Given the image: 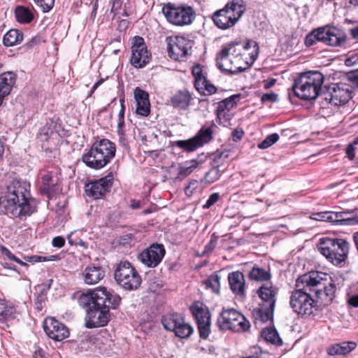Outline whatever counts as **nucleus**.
<instances>
[{"label": "nucleus", "mask_w": 358, "mask_h": 358, "mask_svg": "<svg viewBox=\"0 0 358 358\" xmlns=\"http://www.w3.org/2000/svg\"><path fill=\"white\" fill-rule=\"evenodd\" d=\"M78 301L86 311L85 327L93 329L107 325L110 317V309L117 308L121 298L105 287H98L82 292Z\"/></svg>", "instance_id": "1"}, {"label": "nucleus", "mask_w": 358, "mask_h": 358, "mask_svg": "<svg viewBox=\"0 0 358 358\" xmlns=\"http://www.w3.org/2000/svg\"><path fill=\"white\" fill-rule=\"evenodd\" d=\"M4 199L6 207L15 217L22 219L36 211V206L34 201L30 199L27 184L21 180L13 179L9 183Z\"/></svg>", "instance_id": "2"}, {"label": "nucleus", "mask_w": 358, "mask_h": 358, "mask_svg": "<svg viewBox=\"0 0 358 358\" xmlns=\"http://www.w3.org/2000/svg\"><path fill=\"white\" fill-rule=\"evenodd\" d=\"M329 278L328 282L327 274L311 271L300 276L299 283H305L306 289H311L317 299L322 303L328 304L333 301L336 292L334 280L331 277Z\"/></svg>", "instance_id": "3"}, {"label": "nucleus", "mask_w": 358, "mask_h": 358, "mask_svg": "<svg viewBox=\"0 0 358 358\" xmlns=\"http://www.w3.org/2000/svg\"><path fill=\"white\" fill-rule=\"evenodd\" d=\"M115 152V143L103 138L94 143L90 150L83 155L82 160L88 167L100 169L111 161Z\"/></svg>", "instance_id": "4"}, {"label": "nucleus", "mask_w": 358, "mask_h": 358, "mask_svg": "<svg viewBox=\"0 0 358 358\" xmlns=\"http://www.w3.org/2000/svg\"><path fill=\"white\" fill-rule=\"evenodd\" d=\"M317 249L329 262L341 267L348 258L350 243L344 238L324 237L320 239Z\"/></svg>", "instance_id": "5"}, {"label": "nucleus", "mask_w": 358, "mask_h": 358, "mask_svg": "<svg viewBox=\"0 0 358 358\" xmlns=\"http://www.w3.org/2000/svg\"><path fill=\"white\" fill-rule=\"evenodd\" d=\"M324 76L319 71L303 73L294 80L292 90L294 94L303 100H313L320 94Z\"/></svg>", "instance_id": "6"}, {"label": "nucleus", "mask_w": 358, "mask_h": 358, "mask_svg": "<svg viewBox=\"0 0 358 358\" xmlns=\"http://www.w3.org/2000/svg\"><path fill=\"white\" fill-rule=\"evenodd\" d=\"M256 293L264 303L259 304L252 311L255 323H264L272 320L278 288L272 284H264L257 289Z\"/></svg>", "instance_id": "7"}, {"label": "nucleus", "mask_w": 358, "mask_h": 358, "mask_svg": "<svg viewBox=\"0 0 358 358\" xmlns=\"http://www.w3.org/2000/svg\"><path fill=\"white\" fill-rule=\"evenodd\" d=\"M243 0H232L224 8L215 11L211 15L214 24L220 29L233 27L244 13Z\"/></svg>", "instance_id": "8"}, {"label": "nucleus", "mask_w": 358, "mask_h": 358, "mask_svg": "<svg viewBox=\"0 0 358 358\" xmlns=\"http://www.w3.org/2000/svg\"><path fill=\"white\" fill-rule=\"evenodd\" d=\"M299 278L296 280V289L292 292L289 304L293 310L299 315H311L313 313L315 300L313 299V291L306 289L305 283H299Z\"/></svg>", "instance_id": "9"}, {"label": "nucleus", "mask_w": 358, "mask_h": 358, "mask_svg": "<svg viewBox=\"0 0 358 358\" xmlns=\"http://www.w3.org/2000/svg\"><path fill=\"white\" fill-rule=\"evenodd\" d=\"M114 278L122 288L132 291L141 285L142 279L136 269L128 262H120L114 271Z\"/></svg>", "instance_id": "10"}, {"label": "nucleus", "mask_w": 358, "mask_h": 358, "mask_svg": "<svg viewBox=\"0 0 358 358\" xmlns=\"http://www.w3.org/2000/svg\"><path fill=\"white\" fill-rule=\"evenodd\" d=\"M162 11L167 21L176 26L189 25L195 18L193 8L188 5L169 3L162 7Z\"/></svg>", "instance_id": "11"}, {"label": "nucleus", "mask_w": 358, "mask_h": 358, "mask_svg": "<svg viewBox=\"0 0 358 358\" xmlns=\"http://www.w3.org/2000/svg\"><path fill=\"white\" fill-rule=\"evenodd\" d=\"M217 126L213 122L203 125L196 135L187 140L174 141V145L184 152H192L210 143L213 139L214 129Z\"/></svg>", "instance_id": "12"}, {"label": "nucleus", "mask_w": 358, "mask_h": 358, "mask_svg": "<svg viewBox=\"0 0 358 358\" xmlns=\"http://www.w3.org/2000/svg\"><path fill=\"white\" fill-rule=\"evenodd\" d=\"M345 41L340 31L334 27H320L308 34L305 38V45L310 47L317 42L331 46H339Z\"/></svg>", "instance_id": "13"}, {"label": "nucleus", "mask_w": 358, "mask_h": 358, "mask_svg": "<svg viewBox=\"0 0 358 358\" xmlns=\"http://www.w3.org/2000/svg\"><path fill=\"white\" fill-rule=\"evenodd\" d=\"M162 324L165 329L173 331L176 336L182 339L189 338L194 332L193 327L178 313L166 314L162 318Z\"/></svg>", "instance_id": "14"}, {"label": "nucleus", "mask_w": 358, "mask_h": 358, "mask_svg": "<svg viewBox=\"0 0 358 358\" xmlns=\"http://www.w3.org/2000/svg\"><path fill=\"white\" fill-rule=\"evenodd\" d=\"M217 324L221 330L234 332L246 331V318L234 308L224 309L217 320Z\"/></svg>", "instance_id": "15"}, {"label": "nucleus", "mask_w": 358, "mask_h": 358, "mask_svg": "<svg viewBox=\"0 0 358 358\" xmlns=\"http://www.w3.org/2000/svg\"><path fill=\"white\" fill-rule=\"evenodd\" d=\"M152 59V53L148 50L142 36H135L131 42L130 64L136 69H143Z\"/></svg>", "instance_id": "16"}, {"label": "nucleus", "mask_w": 358, "mask_h": 358, "mask_svg": "<svg viewBox=\"0 0 358 358\" xmlns=\"http://www.w3.org/2000/svg\"><path fill=\"white\" fill-rule=\"evenodd\" d=\"M189 310L197 324L199 337L207 339L210 333V313L208 308L200 301H194Z\"/></svg>", "instance_id": "17"}, {"label": "nucleus", "mask_w": 358, "mask_h": 358, "mask_svg": "<svg viewBox=\"0 0 358 358\" xmlns=\"http://www.w3.org/2000/svg\"><path fill=\"white\" fill-rule=\"evenodd\" d=\"M352 90L347 83H332L321 94L322 98L328 103L341 106L352 98Z\"/></svg>", "instance_id": "18"}, {"label": "nucleus", "mask_w": 358, "mask_h": 358, "mask_svg": "<svg viewBox=\"0 0 358 358\" xmlns=\"http://www.w3.org/2000/svg\"><path fill=\"white\" fill-rule=\"evenodd\" d=\"M114 176L109 173L104 177L98 180L90 181L85 186V191L87 196L94 199H103L108 193L113 186Z\"/></svg>", "instance_id": "19"}, {"label": "nucleus", "mask_w": 358, "mask_h": 358, "mask_svg": "<svg viewBox=\"0 0 358 358\" xmlns=\"http://www.w3.org/2000/svg\"><path fill=\"white\" fill-rule=\"evenodd\" d=\"M168 40L169 56L175 61H185L192 48L191 41L180 36L170 37Z\"/></svg>", "instance_id": "20"}, {"label": "nucleus", "mask_w": 358, "mask_h": 358, "mask_svg": "<svg viewBox=\"0 0 358 358\" xmlns=\"http://www.w3.org/2000/svg\"><path fill=\"white\" fill-rule=\"evenodd\" d=\"M165 253L164 246L155 243L143 250L138 258L145 266L149 268H155L160 264Z\"/></svg>", "instance_id": "21"}, {"label": "nucleus", "mask_w": 358, "mask_h": 358, "mask_svg": "<svg viewBox=\"0 0 358 358\" xmlns=\"http://www.w3.org/2000/svg\"><path fill=\"white\" fill-rule=\"evenodd\" d=\"M58 179L52 171L41 170L37 180V187L42 195L51 199L57 189Z\"/></svg>", "instance_id": "22"}, {"label": "nucleus", "mask_w": 358, "mask_h": 358, "mask_svg": "<svg viewBox=\"0 0 358 358\" xmlns=\"http://www.w3.org/2000/svg\"><path fill=\"white\" fill-rule=\"evenodd\" d=\"M43 329L47 336L55 341H62L70 334L69 328L54 317H47L44 320Z\"/></svg>", "instance_id": "23"}, {"label": "nucleus", "mask_w": 358, "mask_h": 358, "mask_svg": "<svg viewBox=\"0 0 358 358\" xmlns=\"http://www.w3.org/2000/svg\"><path fill=\"white\" fill-rule=\"evenodd\" d=\"M206 159L207 156L202 153L196 158L187 160L183 163H179L177 167L178 173L175 180H183L191 175L195 169L200 168L205 163Z\"/></svg>", "instance_id": "24"}, {"label": "nucleus", "mask_w": 358, "mask_h": 358, "mask_svg": "<svg viewBox=\"0 0 358 358\" xmlns=\"http://www.w3.org/2000/svg\"><path fill=\"white\" fill-rule=\"evenodd\" d=\"M240 150L236 146L229 147L217 151L211 162V166L220 169L224 171L227 167L229 160H233L238 157Z\"/></svg>", "instance_id": "25"}, {"label": "nucleus", "mask_w": 358, "mask_h": 358, "mask_svg": "<svg viewBox=\"0 0 358 358\" xmlns=\"http://www.w3.org/2000/svg\"><path fill=\"white\" fill-rule=\"evenodd\" d=\"M134 96L136 102V113L142 117H148L150 113L148 93L137 87L134 90Z\"/></svg>", "instance_id": "26"}, {"label": "nucleus", "mask_w": 358, "mask_h": 358, "mask_svg": "<svg viewBox=\"0 0 358 358\" xmlns=\"http://www.w3.org/2000/svg\"><path fill=\"white\" fill-rule=\"evenodd\" d=\"M229 286L234 294L237 296L245 295V280L244 274L241 271H233L228 275Z\"/></svg>", "instance_id": "27"}, {"label": "nucleus", "mask_w": 358, "mask_h": 358, "mask_svg": "<svg viewBox=\"0 0 358 358\" xmlns=\"http://www.w3.org/2000/svg\"><path fill=\"white\" fill-rule=\"evenodd\" d=\"M106 272L100 266H88L82 273L83 281L85 284L92 285L99 282L105 276Z\"/></svg>", "instance_id": "28"}, {"label": "nucleus", "mask_w": 358, "mask_h": 358, "mask_svg": "<svg viewBox=\"0 0 358 358\" xmlns=\"http://www.w3.org/2000/svg\"><path fill=\"white\" fill-rule=\"evenodd\" d=\"M230 49L231 48L229 46H223L222 50L217 55L216 63L217 66L222 71L234 74L238 68L234 67V69H233L231 66Z\"/></svg>", "instance_id": "29"}, {"label": "nucleus", "mask_w": 358, "mask_h": 358, "mask_svg": "<svg viewBox=\"0 0 358 358\" xmlns=\"http://www.w3.org/2000/svg\"><path fill=\"white\" fill-rule=\"evenodd\" d=\"M192 100V93L187 89L180 90L171 97V104L175 108L186 110Z\"/></svg>", "instance_id": "30"}, {"label": "nucleus", "mask_w": 358, "mask_h": 358, "mask_svg": "<svg viewBox=\"0 0 358 358\" xmlns=\"http://www.w3.org/2000/svg\"><path fill=\"white\" fill-rule=\"evenodd\" d=\"M87 341L101 350L110 346L113 340L110 331L107 329H102L89 336Z\"/></svg>", "instance_id": "31"}, {"label": "nucleus", "mask_w": 358, "mask_h": 358, "mask_svg": "<svg viewBox=\"0 0 358 358\" xmlns=\"http://www.w3.org/2000/svg\"><path fill=\"white\" fill-rule=\"evenodd\" d=\"M15 83V76L6 72L0 75V106L4 98L10 94L12 87Z\"/></svg>", "instance_id": "32"}, {"label": "nucleus", "mask_w": 358, "mask_h": 358, "mask_svg": "<svg viewBox=\"0 0 358 358\" xmlns=\"http://www.w3.org/2000/svg\"><path fill=\"white\" fill-rule=\"evenodd\" d=\"M194 87L200 94L203 95H210L217 90L216 87L208 80L204 72L194 77Z\"/></svg>", "instance_id": "33"}, {"label": "nucleus", "mask_w": 358, "mask_h": 358, "mask_svg": "<svg viewBox=\"0 0 358 358\" xmlns=\"http://www.w3.org/2000/svg\"><path fill=\"white\" fill-rule=\"evenodd\" d=\"M356 211V209L333 212L331 211V222L335 224H340L344 225H354L358 224V218L356 217H348V215H352Z\"/></svg>", "instance_id": "34"}, {"label": "nucleus", "mask_w": 358, "mask_h": 358, "mask_svg": "<svg viewBox=\"0 0 358 358\" xmlns=\"http://www.w3.org/2000/svg\"><path fill=\"white\" fill-rule=\"evenodd\" d=\"M357 345V343L353 341L336 343L328 348L327 353L331 356L346 355L353 351Z\"/></svg>", "instance_id": "35"}, {"label": "nucleus", "mask_w": 358, "mask_h": 358, "mask_svg": "<svg viewBox=\"0 0 358 358\" xmlns=\"http://www.w3.org/2000/svg\"><path fill=\"white\" fill-rule=\"evenodd\" d=\"M24 38L23 33L18 29H11L3 36V44L6 47H11L20 44Z\"/></svg>", "instance_id": "36"}, {"label": "nucleus", "mask_w": 358, "mask_h": 358, "mask_svg": "<svg viewBox=\"0 0 358 358\" xmlns=\"http://www.w3.org/2000/svg\"><path fill=\"white\" fill-rule=\"evenodd\" d=\"M220 271H215L210 274L206 280L203 281V285L206 289H210L212 292L219 294L220 292Z\"/></svg>", "instance_id": "37"}, {"label": "nucleus", "mask_w": 358, "mask_h": 358, "mask_svg": "<svg viewBox=\"0 0 358 358\" xmlns=\"http://www.w3.org/2000/svg\"><path fill=\"white\" fill-rule=\"evenodd\" d=\"M17 21L21 24L30 23L34 17L33 13L28 7L17 6L15 9Z\"/></svg>", "instance_id": "38"}, {"label": "nucleus", "mask_w": 358, "mask_h": 358, "mask_svg": "<svg viewBox=\"0 0 358 358\" xmlns=\"http://www.w3.org/2000/svg\"><path fill=\"white\" fill-rule=\"evenodd\" d=\"M248 276L250 280L257 282L268 281L271 278V274L269 270H266L258 266H254L249 272Z\"/></svg>", "instance_id": "39"}, {"label": "nucleus", "mask_w": 358, "mask_h": 358, "mask_svg": "<svg viewBox=\"0 0 358 358\" xmlns=\"http://www.w3.org/2000/svg\"><path fill=\"white\" fill-rule=\"evenodd\" d=\"M261 334L265 341L268 343L277 345H281L282 344V341L275 328H265L262 331Z\"/></svg>", "instance_id": "40"}, {"label": "nucleus", "mask_w": 358, "mask_h": 358, "mask_svg": "<svg viewBox=\"0 0 358 358\" xmlns=\"http://www.w3.org/2000/svg\"><path fill=\"white\" fill-rule=\"evenodd\" d=\"M227 103L222 100L218 103V106L215 110V114L219 124H224L229 116V113L227 112Z\"/></svg>", "instance_id": "41"}, {"label": "nucleus", "mask_w": 358, "mask_h": 358, "mask_svg": "<svg viewBox=\"0 0 358 358\" xmlns=\"http://www.w3.org/2000/svg\"><path fill=\"white\" fill-rule=\"evenodd\" d=\"M15 308L0 302V321H7L15 317Z\"/></svg>", "instance_id": "42"}, {"label": "nucleus", "mask_w": 358, "mask_h": 358, "mask_svg": "<svg viewBox=\"0 0 358 358\" xmlns=\"http://www.w3.org/2000/svg\"><path fill=\"white\" fill-rule=\"evenodd\" d=\"M248 52L251 59L250 64L248 62V68H249V66L253 64L258 57L259 52L258 43L255 41L248 40Z\"/></svg>", "instance_id": "43"}, {"label": "nucleus", "mask_w": 358, "mask_h": 358, "mask_svg": "<svg viewBox=\"0 0 358 358\" xmlns=\"http://www.w3.org/2000/svg\"><path fill=\"white\" fill-rule=\"evenodd\" d=\"M222 170L211 166V169L205 174V180L206 183L212 184L218 180L222 176Z\"/></svg>", "instance_id": "44"}, {"label": "nucleus", "mask_w": 358, "mask_h": 358, "mask_svg": "<svg viewBox=\"0 0 358 358\" xmlns=\"http://www.w3.org/2000/svg\"><path fill=\"white\" fill-rule=\"evenodd\" d=\"M279 135L276 133L271 134L266 137V138L258 145L259 149H266L279 140Z\"/></svg>", "instance_id": "45"}, {"label": "nucleus", "mask_w": 358, "mask_h": 358, "mask_svg": "<svg viewBox=\"0 0 358 358\" xmlns=\"http://www.w3.org/2000/svg\"><path fill=\"white\" fill-rule=\"evenodd\" d=\"M350 87L358 89V69L348 73L345 77Z\"/></svg>", "instance_id": "46"}, {"label": "nucleus", "mask_w": 358, "mask_h": 358, "mask_svg": "<svg viewBox=\"0 0 358 358\" xmlns=\"http://www.w3.org/2000/svg\"><path fill=\"white\" fill-rule=\"evenodd\" d=\"M0 251L3 255H6L8 259L14 261L16 263L20 264L21 266H28V264L26 262H24L22 260H20L18 257L13 255L9 249H8L4 245H0Z\"/></svg>", "instance_id": "47"}, {"label": "nucleus", "mask_w": 358, "mask_h": 358, "mask_svg": "<svg viewBox=\"0 0 358 358\" xmlns=\"http://www.w3.org/2000/svg\"><path fill=\"white\" fill-rule=\"evenodd\" d=\"M34 1L43 13H48L54 7L55 0H34Z\"/></svg>", "instance_id": "48"}, {"label": "nucleus", "mask_w": 358, "mask_h": 358, "mask_svg": "<svg viewBox=\"0 0 358 358\" xmlns=\"http://www.w3.org/2000/svg\"><path fill=\"white\" fill-rule=\"evenodd\" d=\"M218 236L215 234H213L210 236V241L206 244L203 251V255H208L215 248L217 243Z\"/></svg>", "instance_id": "49"}, {"label": "nucleus", "mask_w": 358, "mask_h": 358, "mask_svg": "<svg viewBox=\"0 0 358 358\" xmlns=\"http://www.w3.org/2000/svg\"><path fill=\"white\" fill-rule=\"evenodd\" d=\"M245 64L246 62L244 60L243 57H231V66L233 69H234V67L238 68L236 71V73L244 71L246 69V67L243 66V65Z\"/></svg>", "instance_id": "50"}, {"label": "nucleus", "mask_w": 358, "mask_h": 358, "mask_svg": "<svg viewBox=\"0 0 358 358\" xmlns=\"http://www.w3.org/2000/svg\"><path fill=\"white\" fill-rule=\"evenodd\" d=\"M53 134V129L50 128V127L45 125L44 127L41 128L38 135V138L41 141H47Z\"/></svg>", "instance_id": "51"}, {"label": "nucleus", "mask_w": 358, "mask_h": 358, "mask_svg": "<svg viewBox=\"0 0 358 358\" xmlns=\"http://www.w3.org/2000/svg\"><path fill=\"white\" fill-rule=\"evenodd\" d=\"M310 218L317 221L331 222V211L314 213L310 216Z\"/></svg>", "instance_id": "52"}, {"label": "nucleus", "mask_w": 358, "mask_h": 358, "mask_svg": "<svg viewBox=\"0 0 358 358\" xmlns=\"http://www.w3.org/2000/svg\"><path fill=\"white\" fill-rule=\"evenodd\" d=\"M117 133L119 137V144L124 148H127L128 138L126 134L125 128H117Z\"/></svg>", "instance_id": "53"}, {"label": "nucleus", "mask_w": 358, "mask_h": 358, "mask_svg": "<svg viewBox=\"0 0 358 358\" xmlns=\"http://www.w3.org/2000/svg\"><path fill=\"white\" fill-rule=\"evenodd\" d=\"M225 46H229L231 48V49H230L231 57H243V54L241 52V48L243 50L246 48V44L243 46H240L238 45H235L233 44H227Z\"/></svg>", "instance_id": "54"}, {"label": "nucleus", "mask_w": 358, "mask_h": 358, "mask_svg": "<svg viewBox=\"0 0 358 358\" xmlns=\"http://www.w3.org/2000/svg\"><path fill=\"white\" fill-rule=\"evenodd\" d=\"M358 144V138L355 140L352 143H350L346 149L345 154L350 160H355V146Z\"/></svg>", "instance_id": "55"}, {"label": "nucleus", "mask_w": 358, "mask_h": 358, "mask_svg": "<svg viewBox=\"0 0 358 358\" xmlns=\"http://www.w3.org/2000/svg\"><path fill=\"white\" fill-rule=\"evenodd\" d=\"M46 296L43 294H40L34 303V308L37 312L40 313L43 310L45 306Z\"/></svg>", "instance_id": "56"}, {"label": "nucleus", "mask_w": 358, "mask_h": 358, "mask_svg": "<svg viewBox=\"0 0 358 358\" xmlns=\"http://www.w3.org/2000/svg\"><path fill=\"white\" fill-rule=\"evenodd\" d=\"M220 198V195L218 192L211 194L208 199L206 201V203L203 206V208H210L212 206H213L215 203H217L219 201Z\"/></svg>", "instance_id": "57"}, {"label": "nucleus", "mask_w": 358, "mask_h": 358, "mask_svg": "<svg viewBox=\"0 0 358 358\" xmlns=\"http://www.w3.org/2000/svg\"><path fill=\"white\" fill-rule=\"evenodd\" d=\"M278 100V94L275 92H270L262 94L261 101L265 102H275Z\"/></svg>", "instance_id": "58"}, {"label": "nucleus", "mask_w": 358, "mask_h": 358, "mask_svg": "<svg viewBox=\"0 0 358 358\" xmlns=\"http://www.w3.org/2000/svg\"><path fill=\"white\" fill-rule=\"evenodd\" d=\"M239 98V95H233L231 96L229 98H227L224 99V101L227 103V112H230V110L234 108L235 106H236L237 102L236 99Z\"/></svg>", "instance_id": "59"}, {"label": "nucleus", "mask_w": 358, "mask_h": 358, "mask_svg": "<svg viewBox=\"0 0 358 358\" xmlns=\"http://www.w3.org/2000/svg\"><path fill=\"white\" fill-rule=\"evenodd\" d=\"M245 132L241 128H236L231 132V137L234 141L237 142L240 141L243 136Z\"/></svg>", "instance_id": "60"}, {"label": "nucleus", "mask_w": 358, "mask_h": 358, "mask_svg": "<svg viewBox=\"0 0 358 358\" xmlns=\"http://www.w3.org/2000/svg\"><path fill=\"white\" fill-rule=\"evenodd\" d=\"M122 6V0H113L110 12L113 13L114 15H117L118 13V11L121 9Z\"/></svg>", "instance_id": "61"}, {"label": "nucleus", "mask_w": 358, "mask_h": 358, "mask_svg": "<svg viewBox=\"0 0 358 358\" xmlns=\"http://www.w3.org/2000/svg\"><path fill=\"white\" fill-rule=\"evenodd\" d=\"M52 245L55 248H61L65 244V240L62 236H56L52 239Z\"/></svg>", "instance_id": "62"}, {"label": "nucleus", "mask_w": 358, "mask_h": 358, "mask_svg": "<svg viewBox=\"0 0 358 358\" xmlns=\"http://www.w3.org/2000/svg\"><path fill=\"white\" fill-rule=\"evenodd\" d=\"M24 259L29 262L35 263V262H40L42 261H45V257H43L41 256H38V255H33V256L24 257Z\"/></svg>", "instance_id": "63"}, {"label": "nucleus", "mask_w": 358, "mask_h": 358, "mask_svg": "<svg viewBox=\"0 0 358 358\" xmlns=\"http://www.w3.org/2000/svg\"><path fill=\"white\" fill-rule=\"evenodd\" d=\"M203 72V66L201 65L200 64L194 65L192 69V73L194 78L196 77V76H199V74H201Z\"/></svg>", "instance_id": "64"}]
</instances>
